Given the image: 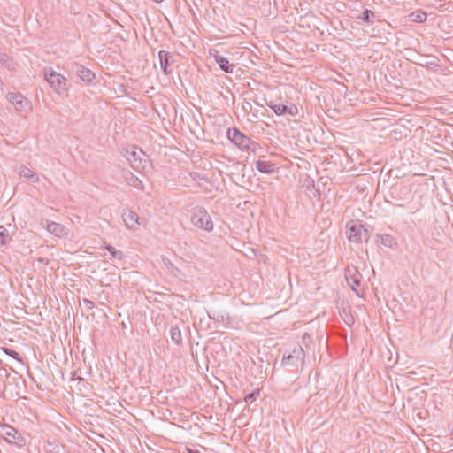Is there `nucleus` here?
Instances as JSON below:
<instances>
[{
	"mask_svg": "<svg viewBox=\"0 0 453 453\" xmlns=\"http://www.w3.org/2000/svg\"><path fill=\"white\" fill-rule=\"evenodd\" d=\"M3 351L7 354L8 356L12 357V358L16 359L17 361L19 362H22V358L20 357V355L13 350V349H8V348H3Z\"/></svg>",
	"mask_w": 453,
	"mask_h": 453,
	"instance_id": "nucleus-23",
	"label": "nucleus"
},
{
	"mask_svg": "<svg viewBox=\"0 0 453 453\" xmlns=\"http://www.w3.org/2000/svg\"><path fill=\"white\" fill-rule=\"evenodd\" d=\"M106 249L109 250L111 255L117 259L121 260L123 258V253L120 250H116L114 247L108 245Z\"/></svg>",
	"mask_w": 453,
	"mask_h": 453,
	"instance_id": "nucleus-22",
	"label": "nucleus"
},
{
	"mask_svg": "<svg viewBox=\"0 0 453 453\" xmlns=\"http://www.w3.org/2000/svg\"><path fill=\"white\" fill-rule=\"evenodd\" d=\"M190 220L194 226L206 232H211L214 228L211 215L201 206L193 209Z\"/></svg>",
	"mask_w": 453,
	"mask_h": 453,
	"instance_id": "nucleus-1",
	"label": "nucleus"
},
{
	"mask_svg": "<svg viewBox=\"0 0 453 453\" xmlns=\"http://www.w3.org/2000/svg\"><path fill=\"white\" fill-rule=\"evenodd\" d=\"M254 395H255V393L249 394V395L245 397V402H249V401H251L252 399H254Z\"/></svg>",
	"mask_w": 453,
	"mask_h": 453,
	"instance_id": "nucleus-32",
	"label": "nucleus"
},
{
	"mask_svg": "<svg viewBox=\"0 0 453 453\" xmlns=\"http://www.w3.org/2000/svg\"><path fill=\"white\" fill-rule=\"evenodd\" d=\"M123 178L129 186L136 188L137 190L143 189V184L142 180L138 177H136L132 172L128 170H124Z\"/></svg>",
	"mask_w": 453,
	"mask_h": 453,
	"instance_id": "nucleus-11",
	"label": "nucleus"
},
{
	"mask_svg": "<svg viewBox=\"0 0 453 453\" xmlns=\"http://www.w3.org/2000/svg\"><path fill=\"white\" fill-rule=\"evenodd\" d=\"M215 60H216L217 64L219 65V67L225 73H233L235 65L229 64V61L226 58L220 56V55H216Z\"/></svg>",
	"mask_w": 453,
	"mask_h": 453,
	"instance_id": "nucleus-15",
	"label": "nucleus"
},
{
	"mask_svg": "<svg viewBox=\"0 0 453 453\" xmlns=\"http://www.w3.org/2000/svg\"><path fill=\"white\" fill-rule=\"evenodd\" d=\"M304 357L303 349L300 345H296L294 347L291 353L283 357L282 364L284 365H296L298 360L303 361Z\"/></svg>",
	"mask_w": 453,
	"mask_h": 453,
	"instance_id": "nucleus-8",
	"label": "nucleus"
},
{
	"mask_svg": "<svg viewBox=\"0 0 453 453\" xmlns=\"http://www.w3.org/2000/svg\"><path fill=\"white\" fill-rule=\"evenodd\" d=\"M374 17V12L372 11H370V10H365L363 13H362V17L361 19H363V21L366 22V23H371L372 22V19Z\"/></svg>",
	"mask_w": 453,
	"mask_h": 453,
	"instance_id": "nucleus-25",
	"label": "nucleus"
},
{
	"mask_svg": "<svg viewBox=\"0 0 453 453\" xmlns=\"http://www.w3.org/2000/svg\"><path fill=\"white\" fill-rule=\"evenodd\" d=\"M171 339L176 344H180L182 342V336L180 330L178 327H172L170 330Z\"/></svg>",
	"mask_w": 453,
	"mask_h": 453,
	"instance_id": "nucleus-20",
	"label": "nucleus"
},
{
	"mask_svg": "<svg viewBox=\"0 0 453 453\" xmlns=\"http://www.w3.org/2000/svg\"><path fill=\"white\" fill-rule=\"evenodd\" d=\"M190 176L193 178L194 180L196 181H199V180H202L204 179V177L203 175H201L200 173H190Z\"/></svg>",
	"mask_w": 453,
	"mask_h": 453,
	"instance_id": "nucleus-26",
	"label": "nucleus"
},
{
	"mask_svg": "<svg viewBox=\"0 0 453 453\" xmlns=\"http://www.w3.org/2000/svg\"><path fill=\"white\" fill-rule=\"evenodd\" d=\"M160 68L165 74H170L172 69H170L172 64L173 55L165 50H160L158 53Z\"/></svg>",
	"mask_w": 453,
	"mask_h": 453,
	"instance_id": "nucleus-9",
	"label": "nucleus"
},
{
	"mask_svg": "<svg viewBox=\"0 0 453 453\" xmlns=\"http://www.w3.org/2000/svg\"><path fill=\"white\" fill-rule=\"evenodd\" d=\"M183 453H201L199 450L186 448Z\"/></svg>",
	"mask_w": 453,
	"mask_h": 453,
	"instance_id": "nucleus-30",
	"label": "nucleus"
},
{
	"mask_svg": "<svg viewBox=\"0 0 453 453\" xmlns=\"http://www.w3.org/2000/svg\"><path fill=\"white\" fill-rule=\"evenodd\" d=\"M348 234L349 240L356 243L366 242L369 237L367 229L363 225L356 223L349 226Z\"/></svg>",
	"mask_w": 453,
	"mask_h": 453,
	"instance_id": "nucleus-6",
	"label": "nucleus"
},
{
	"mask_svg": "<svg viewBox=\"0 0 453 453\" xmlns=\"http://www.w3.org/2000/svg\"><path fill=\"white\" fill-rule=\"evenodd\" d=\"M227 136L233 143H234L242 150L255 151L258 146L256 142L251 141L250 137L236 128L229 129L227 132Z\"/></svg>",
	"mask_w": 453,
	"mask_h": 453,
	"instance_id": "nucleus-4",
	"label": "nucleus"
},
{
	"mask_svg": "<svg viewBox=\"0 0 453 453\" xmlns=\"http://www.w3.org/2000/svg\"><path fill=\"white\" fill-rule=\"evenodd\" d=\"M44 79L50 88L59 95L68 90L67 79L51 68L44 69Z\"/></svg>",
	"mask_w": 453,
	"mask_h": 453,
	"instance_id": "nucleus-3",
	"label": "nucleus"
},
{
	"mask_svg": "<svg viewBox=\"0 0 453 453\" xmlns=\"http://www.w3.org/2000/svg\"><path fill=\"white\" fill-rule=\"evenodd\" d=\"M122 219L127 227L132 230H135L142 224L138 214L132 211L123 213Z\"/></svg>",
	"mask_w": 453,
	"mask_h": 453,
	"instance_id": "nucleus-10",
	"label": "nucleus"
},
{
	"mask_svg": "<svg viewBox=\"0 0 453 453\" xmlns=\"http://www.w3.org/2000/svg\"><path fill=\"white\" fill-rule=\"evenodd\" d=\"M377 241L387 247H391L393 243V237L389 234H380L377 236Z\"/></svg>",
	"mask_w": 453,
	"mask_h": 453,
	"instance_id": "nucleus-21",
	"label": "nucleus"
},
{
	"mask_svg": "<svg viewBox=\"0 0 453 453\" xmlns=\"http://www.w3.org/2000/svg\"><path fill=\"white\" fill-rule=\"evenodd\" d=\"M76 73L83 81L89 82L95 78V74L88 68L78 65H76Z\"/></svg>",
	"mask_w": 453,
	"mask_h": 453,
	"instance_id": "nucleus-13",
	"label": "nucleus"
},
{
	"mask_svg": "<svg viewBox=\"0 0 453 453\" xmlns=\"http://www.w3.org/2000/svg\"><path fill=\"white\" fill-rule=\"evenodd\" d=\"M208 316H209L211 319H214V320H216V321H219H219H223V320H224V316H223V315H221V314H215V313H214L213 315H211L210 313H208Z\"/></svg>",
	"mask_w": 453,
	"mask_h": 453,
	"instance_id": "nucleus-27",
	"label": "nucleus"
},
{
	"mask_svg": "<svg viewBox=\"0 0 453 453\" xmlns=\"http://www.w3.org/2000/svg\"><path fill=\"white\" fill-rule=\"evenodd\" d=\"M6 97L8 101L13 104L15 109L19 111H26L30 108L28 100L19 93L11 92L8 93Z\"/></svg>",
	"mask_w": 453,
	"mask_h": 453,
	"instance_id": "nucleus-7",
	"label": "nucleus"
},
{
	"mask_svg": "<svg viewBox=\"0 0 453 453\" xmlns=\"http://www.w3.org/2000/svg\"><path fill=\"white\" fill-rule=\"evenodd\" d=\"M345 278L348 285L357 296L364 295L365 280L361 273L355 266H348L345 270Z\"/></svg>",
	"mask_w": 453,
	"mask_h": 453,
	"instance_id": "nucleus-2",
	"label": "nucleus"
},
{
	"mask_svg": "<svg viewBox=\"0 0 453 453\" xmlns=\"http://www.w3.org/2000/svg\"><path fill=\"white\" fill-rule=\"evenodd\" d=\"M127 158L133 169L140 171L144 169L147 163V156L139 148L134 147L131 151H127Z\"/></svg>",
	"mask_w": 453,
	"mask_h": 453,
	"instance_id": "nucleus-5",
	"label": "nucleus"
},
{
	"mask_svg": "<svg viewBox=\"0 0 453 453\" xmlns=\"http://www.w3.org/2000/svg\"><path fill=\"white\" fill-rule=\"evenodd\" d=\"M162 262L171 273H173L174 276H178L180 270L173 265V263L171 262V260L168 257H163Z\"/></svg>",
	"mask_w": 453,
	"mask_h": 453,
	"instance_id": "nucleus-19",
	"label": "nucleus"
},
{
	"mask_svg": "<svg viewBox=\"0 0 453 453\" xmlns=\"http://www.w3.org/2000/svg\"><path fill=\"white\" fill-rule=\"evenodd\" d=\"M268 106L273 111V112L277 115H283L286 114L288 111V106L284 104H268Z\"/></svg>",
	"mask_w": 453,
	"mask_h": 453,
	"instance_id": "nucleus-18",
	"label": "nucleus"
},
{
	"mask_svg": "<svg viewBox=\"0 0 453 453\" xmlns=\"http://www.w3.org/2000/svg\"><path fill=\"white\" fill-rule=\"evenodd\" d=\"M4 439L11 443H19V439H21L20 434L12 426H7L4 428Z\"/></svg>",
	"mask_w": 453,
	"mask_h": 453,
	"instance_id": "nucleus-14",
	"label": "nucleus"
},
{
	"mask_svg": "<svg viewBox=\"0 0 453 453\" xmlns=\"http://www.w3.org/2000/svg\"><path fill=\"white\" fill-rule=\"evenodd\" d=\"M411 17H412V20L416 21V22H423L426 19V13L422 12H413L411 14Z\"/></svg>",
	"mask_w": 453,
	"mask_h": 453,
	"instance_id": "nucleus-24",
	"label": "nucleus"
},
{
	"mask_svg": "<svg viewBox=\"0 0 453 453\" xmlns=\"http://www.w3.org/2000/svg\"><path fill=\"white\" fill-rule=\"evenodd\" d=\"M8 59V56L5 53L0 52V62L6 63Z\"/></svg>",
	"mask_w": 453,
	"mask_h": 453,
	"instance_id": "nucleus-29",
	"label": "nucleus"
},
{
	"mask_svg": "<svg viewBox=\"0 0 453 453\" xmlns=\"http://www.w3.org/2000/svg\"><path fill=\"white\" fill-rule=\"evenodd\" d=\"M19 175L32 183H37L40 180L39 177L34 171L24 165L19 169Z\"/></svg>",
	"mask_w": 453,
	"mask_h": 453,
	"instance_id": "nucleus-17",
	"label": "nucleus"
},
{
	"mask_svg": "<svg viewBox=\"0 0 453 453\" xmlns=\"http://www.w3.org/2000/svg\"><path fill=\"white\" fill-rule=\"evenodd\" d=\"M256 168L260 173L270 174L274 172L275 165L269 161L257 160L256 162Z\"/></svg>",
	"mask_w": 453,
	"mask_h": 453,
	"instance_id": "nucleus-16",
	"label": "nucleus"
},
{
	"mask_svg": "<svg viewBox=\"0 0 453 453\" xmlns=\"http://www.w3.org/2000/svg\"><path fill=\"white\" fill-rule=\"evenodd\" d=\"M47 230L57 237H62L67 234L66 229L63 225L53 221L48 223Z\"/></svg>",
	"mask_w": 453,
	"mask_h": 453,
	"instance_id": "nucleus-12",
	"label": "nucleus"
},
{
	"mask_svg": "<svg viewBox=\"0 0 453 453\" xmlns=\"http://www.w3.org/2000/svg\"><path fill=\"white\" fill-rule=\"evenodd\" d=\"M4 238H5V235H4V230H3V227L0 226V243L1 244H4L5 242H4Z\"/></svg>",
	"mask_w": 453,
	"mask_h": 453,
	"instance_id": "nucleus-28",
	"label": "nucleus"
},
{
	"mask_svg": "<svg viewBox=\"0 0 453 453\" xmlns=\"http://www.w3.org/2000/svg\"><path fill=\"white\" fill-rule=\"evenodd\" d=\"M296 111V107H288V111L287 113L290 114V115H295Z\"/></svg>",
	"mask_w": 453,
	"mask_h": 453,
	"instance_id": "nucleus-31",
	"label": "nucleus"
}]
</instances>
